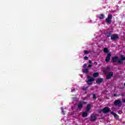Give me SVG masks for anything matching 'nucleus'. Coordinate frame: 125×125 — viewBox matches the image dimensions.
<instances>
[{"instance_id":"2eb2a0df","label":"nucleus","mask_w":125,"mask_h":125,"mask_svg":"<svg viewBox=\"0 0 125 125\" xmlns=\"http://www.w3.org/2000/svg\"><path fill=\"white\" fill-rule=\"evenodd\" d=\"M87 116H88L87 112H83V113H82V117L83 118H86V117H87Z\"/></svg>"},{"instance_id":"6ab92c4d","label":"nucleus","mask_w":125,"mask_h":125,"mask_svg":"<svg viewBox=\"0 0 125 125\" xmlns=\"http://www.w3.org/2000/svg\"><path fill=\"white\" fill-rule=\"evenodd\" d=\"M88 87V86L87 87L83 86L82 89L83 90H84V91H85V90L87 89Z\"/></svg>"},{"instance_id":"7ed1b4c3","label":"nucleus","mask_w":125,"mask_h":125,"mask_svg":"<svg viewBox=\"0 0 125 125\" xmlns=\"http://www.w3.org/2000/svg\"><path fill=\"white\" fill-rule=\"evenodd\" d=\"M87 81H86V83L88 85H92L93 82H94V78L88 76L87 77Z\"/></svg>"},{"instance_id":"aec40b11","label":"nucleus","mask_w":125,"mask_h":125,"mask_svg":"<svg viewBox=\"0 0 125 125\" xmlns=\"http://www.w3.org/2000/svg\"><path fill=\"white\" fill-rule=\"evenodd\" d=\"M93 99H94V100H96V95H95V94H93Z\"/></svg>"},{"instance_id":"f03ea898","label":"nucleus","mask_w":125,"mask_h":125,"mask_svg":"<svg viewBox=\"0 0 125 125\" xmlns=\"http://www.w3.org/2000/svg\"><path fill=\"white\" fill-rule=\"evenodd\" d=\"M112 19H113V15L109 14L107 16V18L105 19V21L107 25H110L112 23Z\"/></svg>"},{"instance_id":"ddd939ff","label":"nucleus","mask_w":125,"mask_h":125,"mask_svg":"<svg viewBox=\"0 0 125 125\" xmlns=\"http://www.w3.org/2000/svg\"><path fill=\"white\" fill-rule=\"evenodd\" d=\"M91 106V104H88L87 105L86 108V112H89L90 110V106Z\"/></svg>"},{"instance_id":"dca6fc26","label":"nucleus","mask_w":125,"mask_h":125,"mask_svg":"<svg viewBox=\"0 0 125 125\" xmlns=\"http://www.w3.org/2000/svg\"><path fill=\"white\" fill-rule=\"evenodd\" d=\"M98 76H99V73L98 72H95L93 74V77H94V78H97V77H98Z\"/></svg>"},{"instance_id":"5701e85b","label":"nucleus","mask_w":125,"mask_h":125,"mask_svg":"<svg viewBox=\"0 0 125 125\" xmlns=\"http://www.w3.org/2000/svg\"><path fill=\"white\" fill-rule=\"evenodd\" d=\"M86 66H87V64L86 63H84L83 65V67L84 69H85V68H86Z\"/></svg>"},{"instance_id":"9d476101","label":"nucleus","mask_w":125,"mask_h":125,"mask_svg":"<svg viewBox=\"0 0 125 125\" xmlns=\"http://www.w3.org/2000/svg\"><path fill=\"white\" fill-rule=\"evenodd\" d=\"M112 56V54H111V53H108L107 54V56L105 58V61L106 62H110V60H111V57Z\"/></svg>"},{"instance_id":"f257e3e1","label":"nucleus","mask_w":125,"mask_h":125,"mask_svg":"<svg viewBox=\"0 0 125 125\" xmlns=\"http://www.w3.org/2000/svg\"><path fill=\"white\" fill-rule=\"evenodd\" d=\"M112 62V63H116L118 62V64L119 65H122L124 62L125 61V57L124 55L121 56V59H119L118 56H114L111 58Z\"/></svg>"},{"instance_id":"a211bd4d","label":"nucleus","mask_w":125,"mask_h":125,"mask_svg":"<svg viewBox=\"0 0 125 125\" xmlns=\"http://www.w3.org/2000/svg\"><path fill=\"white\" fill-rule=\"evenodd\" d=\"M99 18V19H104V18H105V16L104 14H100Z\"/></svg>"},{"instance_id":"9b49d317","label":"nucleus","mask_w":125,"mask_h":125,"mask_svg":"<svg viewBox=\"0 0 125 125\" xmlns=\"http://www.w3.org/2000/svg\"><path fill=\"white\" fill-rule=\"evenodd\" d=\"M104 79L103 78H98L96 81V83H98L99 84H100V83H102V82H103Z\"/></svg>"},{"instance_id":"0eeeda50","label":"nucleus","mask_w":125,"mask_h":125,"mask_svg":"<svg viewBox=\"0 0 125 125\" xmlns=\"http://www.w3.org/2000/svg\"><path fill=\"white\" fill-rule=\"evenodd\" d=\"M96 120H97V117L96 116V114H92L90 115V121H91V122H95Z\"/></svg>"},{"instance_id":"473e14b6","label":"nucleus","mask_w":125,"mask_h":125,"mask_svg":"<svg viewBox=\"0 0 125 125\" xmlns=\"http://www.w3.org/2000/svg\"><path fill=\"white\" fill-rule=\"evenodd\" d=\"M122 96H124V95H122Z\"/></svg>"},{"instance_id":"7c9ffc66","label":"nucleus","mask_w":125,"mask_h":125,"mask_svg":"<svg viewBox=\"0 0 125 125\" xmlns=\"http://www.w3.org/2000/svg\"><path fill=\"white\" fill-rule=\"evenodd\" d=\"M106 69V70H109V69H110V67H107Z\"/></svg>"},{"instance_id":"6e6552de","label":"nucleus","mask_w":125,"mask_h":125,"mask_svg":"<svg viewBox=\"0 0 125 125\" xmlns=\"http://www.w3.org/2000/svg\"><path fill=\"white\" fill-rule=\"evenodd\" d=\"M114 76V72L110 71L106 76V80H110Z\"/></svg>"},{"instance_id":"bb28decb","label":"nucleus","mask_w":125,"mask_h":125,"mask_svg":"<svg viewBox=\"0 0 125 125\" xmlns=\"http://www.w3.org/2000/svg\"><path fill=\"white\" fill-rule=\"evenodd\" d=\"M74 91H76V89H72L71 90V92H74Z\"/></svg>"},{"instance_id":"4468645a","label":"nucleus","mask_w":125,"mask_h":125,"mask_svg":"<svg viewBox=\"0 0 125 125\" xmlns=\"http://www.w3.org/2000/svg\"><path fill=\"white\" fill-rule=\"evenodd\" d=\"M82 71L84 74H88L89 73V70L88 69H83Z\"/></svg>"},{"instance_id":"4be33fe9","label":"nucleus","mask_w":125,"mask_h":125,"mask_svg":"<svg viewBox=\"0 0 125 125\" xmlns=\"http://www.w3.org/2000/svg\"><path fill=\"white\" fill-rule=\"evenodd\" d=\"M114 118H115L116 119H119V115H118V114H115L114 115Z\"/></svg>"},{"instance_id":"b1692460","label":"nucleus","mask_w":125,"mask_h":125,"mask_svg":"<svg viewBox=\"0 0 125 125\" xmlns=\"http://www.w3.org/2000/svg\"><path fill=\"white\" fill-rule=\"evenodd\" d=\"M84 60H88V57H87V56H85L83 58Z\"/></svg>"},{"instance_id":"a878e982","label":"nucleus","mask_w":125,"mask_h":125,"mask_svg":"<svg viewBox=\"0 0 125 125\" xmlns=\"http://www.w3.org/2000/svg\"><path fill=\"white\" fill-rule=\"evenodd\" d=\"M113 96L114 97H117V96H118V95L117 94H114Z\"/></svg>"},{"instance_id":"393cba45","label":"nucleus","mask_w":125,"mask_h":125,"mask_svg":"<svg viewBox=\"0 0 125 125\" xmlns=\"http://www.w3.org/2000/svg\"><path fill=\"white\" fill-rule=\"evenodd\" d=\"M110 114H111V115H113V116H114L115 114H116V113H115V112H111V113H110Z\"/></svg>"},{"instance_id":"c85d7f7f","label":"nucleus","mask_w":125,"mask_h":125,"mask_svg":"<svg viewBox=\"0 0 125 125\" xmlns=\"http://www.w3.org/2000/svg\"><path fill=\"white\" fill-rule=\"evenodd\" d=\"M62 113H63V114H64V108H62Z\"/></svg>"},{"instance_id":"f3484780","label":"nucleus","mask_w":125,"mask_h":125,"mask_svg":"<svg viewBox=\"0 0 125 125\" xmlns=\"http://www.w3.org/2000/svg\"><path fill=\"white\" fill-rule=\"evenodd\" d=\"M104 53H108V52H109V49H108V48H104Z\"/></svg>"},{"instance_id":"c756f323","label":"nucleus","mask_w":125,"mask_h":125,"mask_svg":"<svg viewBox=\"0 0 125 125\" xmlns=\"http://www.w3.org/2000/svg\"><path fill=\"white\" fill-rule=\"evenodd\" d=\"M89 64H91L92 62H91L90 60H89Z\"/></svg>"},{"instance_id":"2f4dec72","label":"nucleus","mask_w":125,"mask_h":125,"mask_svg":"<svg viewBox=\"0 0 125 125\" xmlns=\"http://www.w3.org/2000/svg\"><path fill=\"white\" fill-rule=\"evenodd\" d=\"M103 72H104V73H105V70H103Z\"/></svg>"},{"instance_id":"f8f14e48","label":"nucleus","mask_w":125,"mask_h":125,"mask_svg":"<svg viewBox=\"0 0 125 125\" xmlns=\"http://www.w3.org/2000/svg\"><path fill=\"white\" fill-rule=\"evenodd\" d=\"M111 34H112L111 31L107 32L105 33V36L107 38H110V37H111V36H112Z\"/></svg>"},{"instance_id":"1a4fd4ad","label":"nucleus","mask_w":125,"mask_h":125,"mask_svg":"<svg viewBox=\"0 0 125 125\" xmlns=\"http://www.w3.org/2000/svg\"><path fill=\"white\" fill-rule=\"evenodd\" d=\"M118 39H119V34H112L111 35V41H116V40H118Z\"/></svg>"},{"instance_id":"cd10ccee","label":"nucleus","mask_w":125,"mask_h":125,"mask_svg":"<svg viewBox=\"0 0 125 125\" xmlns=\"http://www.w3.org/2000/svg\"><path fill=\"white\" fill-rule=\"evenodd\" d=\"M91 67H92V65L91 64H88V67L90 68Z\"/></svg>"},{"instance_id":"39448f33","label":"nucleus","mask_w":125,"mask_h":125,"mask_svg":"<svg viewBox=\"0 0 125 125\" xmlns=\"http://www.w3.org/2000/svg\"><path fill=\"white\" fill-rule=\"evenodd\" d=\"M114 104L115 106H118L119 107L122 106V105H123V104L122 103V102L120 101V100H115L114 102Z\"/></svg>"},{"instance_id":"20e7f679","label":"nucleus","mask_w":125,"mask_h":125,"mask_svg":"<svg viewBox=\"0 0 125 125\" xmlns=\"http://www.w3.org/2000/svg\"><path fill=\"white\" fill-rule=\"evenodd\" d=\"M86 104V102H81L77 104L78 109L79 110H82L83 109V104L85 105Z\"/></svg>"},{"instance_id":"423d86ee","label":"nucleus","mask_w":125,"mask_h":125,"mask_svg":"<svg viewBox=\"0 0 125 125\" xmlns=\"http://www.w3.org/2000/svg\"><path fill=\"white\" fill-rule=\"evenodd\" d=\"M101 112H103L104 114H108V113L110 112V108L105 106L102 110L101 111H100L99 113H101Z\"/></svg>"},{"instance_id":"412c9836","label":"nucleus","mask_w":125,"mask_h":125,"mask_svg":"<svg viewBox=\"0 0 125 125\" xmlns=\"http://www.w3.org/2000/svg\"><path fill=\"white\" fill-rule=\"evenodd\" d=\"M84 54H89V52H88L87 50H84Z\"/></svg>"}]
</instances>
